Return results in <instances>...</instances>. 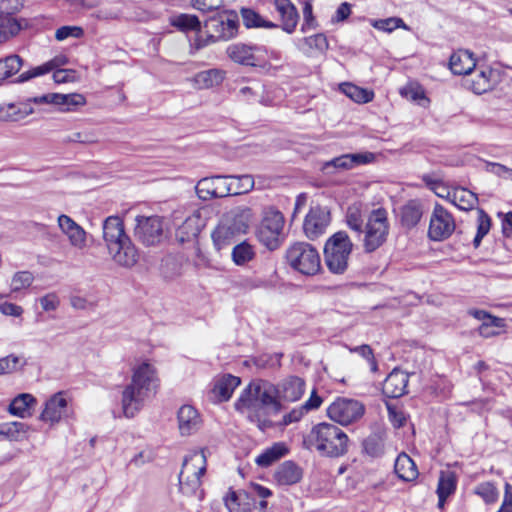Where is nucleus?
Returning a JSON list of instances; mask_svg holds the SVG:
<instances>
[{"label": "nucleus", "instance_id": "obj_35", "mask_svg": "<svg viewBox=\"0 0 512 512\" xmlns=\"http://www.w3.org/2000/svg\"><path fill=\"white\" fill-rule=\"evenodd\" d=\"M33 113L30 103H10L0 108V119L4 121H19Z\"/></svg>", "mask_w": 512, "mask_h": 512}, {"label": "nucleus", "instance_id": "obj_29", "mask_svg": "<svg viewBox=\"0 0 512 512\" xmlns=\"http://www.w3.org/2000/svg\"><path fill=\"white\" fill-rule=\"evenodd\" d=\"M217 180L225 179L226 184L225 195H240L251 191L254 187V178L252 175H230L225 177H217Z\"/></svg>", "mask_w": 512, "mask_h": 512}, {"label": "nucleus", "instance_id": "obj_57", "mask_svg": "<svg viewBox=\"0 0 512 512\" xmlns=\"http://www.w3.org/2000/svg\"><path fill=\"white\" fill-rule=\"evenodd\" d=\"M485 170L503 179L512 180V167H507L498 162H487Z\"/></svg>", "mask_w": 512, "mask_h": 512}, {"label": "nucleus", "instance_id": "obj_60", "mask_svg": "<svg viewBox=\"0 0 512 512\" xmlns=\"http://www.w3.org/2000/svg\"><path fill=\"white\" fill-rule=\"evenodd\" d=\"M39 302L44 311H55L60 305L59 297L55 293L42 296Z\"/></svg>", "mask_w": 512, "mask_h": 512}, {"label": "nucleus", "instance_id": "obj_39", "mask_svg": "<svg viewBox=\"0 0 512 512\" xmlns=\"http://www.w3.org/2000/svg\"><path fill=\"white\" fill-rule=\"evenodd\" d=\"M240 14L246 28L274 29L278 27L277 24L272 21L265 20L259 13L251 8H241Z\"/></svg>", "mask_w": 512, "mask_h": 512}, {"label": "nucleus", "instance_id": "obj_30", "mask_svg": "<svg viewBox=\"0 0 512 512\" xmlns=\"http://www.w3.org/2000/svg\"><path fill=\"white\" fill-rule=\"evenodd\" d=\"M279 389V398L289 402L297 401L304 393L305 382L297 376H290L277 386Z\"/></svg>", "mask_w": 512, "mask_h": 512}, {"label": "nucleus", "instance_id": "obj_63", "mask_svg": "<svg viewBox=\"0 0 512 512\" xmlns=\"http://www.w3.org/2000/svg\"><path fill=\"white\" fill-rule=\"evenodd\" d=\"M0 312L7 316L19 317L23 313V308L19 305L5 302L0 304Z\"/></svg>", "mask_w": 512, "mask_h": 512}, {"label": "nucleus", "instance_id": "obj_9", "mask_svg": "<svg viewBox=\"0 0 512 512\" xmlns=\"http://www.w3.org/2000/svg\"><path fill=\"white\" fill-rule=\"evenodd\" d=\"M388 232L387 211L383 208L372 210L367 218L362 234L365 252H374L382 246L387 239Z\"/></svg>", "mask_w": 512, "mask_h": 512}, {"label": "nucleus", "instance_id": "obj_20", "mask_svg": "<svg viewBox=\"0 0 512 512\" xmlns=\"http://www.w3.org/2000/svg\"><path fill=\"white\" fill-rule=\"evenodd\" d=\"M177 419L179 431L183 436L195 433L201 426L200 415L191 405H183L180 407Z\"/></svg>", "mask_w": 512, "mask_h": 512}, {"label": "nucleus", "instance_id": "obj_13", "mask_svg": "<svg viewBox=\"0 0 512 512\" xmlns=\"http://www.w3.org/2000/svg\"><path fill=\"white\" fill-rule=\"evenodd\" d=\"M454 230L455 221L452 214L442 205L436 204L430 218L429 238L434 241H442L449 238Z\"/></svg>", "mask_w": 512, "mask_h": 512}, {"label": "nucleus", "instance_id": "obj_50", "mask_svg": "<svg viewBox=\"0 0 512 512\" xmlns=\"http://www.w3.org/2000/svg\"><path fill=\"white\" fill-rule=\"evenodd\" d=\"M371 25L384 32H392L397 28L408 29L405 22L398 17H390L386 19L371 20Z\"/></svg>", "mask_w": 512, "mask_h": 512}, {"label": "nucleus", "instance_id": "obj_43", "mask_svg": "<svg viewBox=\"0 0 512 512\" xmlns=\"http://www.w3.org/2000/svg\"><path fill=\"white\" fill-rule=\"evenodd\" d=\"M364 452L372 457L378 458L384 454V440L380 434L373 433L363 441Z\"/></svg>", "mask_w": 512, "mask_h": 512}, {"label": "nucleus", "instance_id": "obj_15", "mask_svg": "<svg viewBox=\"0 0 512 512\" xmlns=\"http://www.w3.org/2000/svg\"><path fill=\"white\" fill-rule=\"evenodd\" d=\"M135 236L144 245L152 246L161 241L163 224L159 216L137 217Z\"/></svg>", "mask_w": 512, "mask_h": 512}, {"label": "nucleus", "instance_id": "obj_32", "mask_svg": "<svg viewBox=\"0 0 512 512\" xmlns=\"http://www.w3.org/2000/svg\"><path fill=\"white\" fill-rule=\"evenodd\" d=\"M67 63L68 59L65 56H57L40 66L34 67L28 71L21 73L17 78V82L22 83L34 77L45 75L60 66L66 65Z\"/></svg>", "mask_w": 512, "mask_h": 512}, {"label": "nucleus", "instance_id": "obj_62", "mask_svg": "<svg viewBox=\"0 0 512 512\" xmlns=\"http://www.w3.org/2000/svg\"><path fill=\"white\" fill-rule=\"evenodd\" d=\"M323 399L317 394L316 390H313L309 399L302 405V410L306 413L312 410H316L322 404Z\"/></svg>", "mask_w": 512, "mask_h": 512}, {"label": "nucleus", "instance_id": "obj_1", "mask_svg": "<svg viewBox=\"0 0 512 512\" xmlns=\"http://www.w3.org/2000/svg\"><path fill=\"white\" fill-rule=\"evenodd\" d=\"M235 408L238 411L246 410L252 421L261 422L262 418L280 412L279 389L265 380L253 381L242 391Z\"/></svg>", "mask_w": 512, "mask_h": 512}, {"label": "nucleus", "instance_id": "obj_8", "mask_svg": "<svg viewBox=\"0 0 512 512\" xmlns=\"http://www.w3.org/2000/svg\"><path fill=\"white\" fill-rule=\"evenodd\" d=\"M288 264L295 271L306 275H316L321 269V258L317 249L306 242H296L286 251Z\"/></svg>", "mask_w": 512, "mask_h": 512}, {"label": "nucleus", "instance_id": "obj_36", "mask_svg": "<svg viewBox=\"0 0 512 512\" xmlns=\"http://www.w3.org/2000/svg\"><path fill=\"white\" fill-rule=\"evenodd\" d=\"M288 453V448L282 442L274 443L271 447L265 449L255 460L260 467H269Z\"/></svg>", "mask_w": 512, "mask_h": 512}, {"label": "nucleus", "instance_id": "obj_2", "mask_svg": "<svg viewBox=\"0 0 512 512\" xmlns=\"http://www.w3.org/2000/svg\"><path fill=\"white\" fill-rule=\"evenodd\" d=\"M156 369L148 362H143L133 370L132 380L122 393V408L126 417H134L146 400L156 393L158 387Z\"/></svg>", "mask_w": 512, "mask_h": 512}, {"label": "nucleus", "instance_id": "obj_28", "mask_svg": "<svg viewBox=\"0 0 512 512\" xmlns=\"http://www.w3.org/2000/svg\"><path fill=\"white\" fill-rule=\"evenodd\" d=\"M240 383V378L231 374H226L217 379L212 389L214 399L219 402L228 401Z\"/></svg>", "mask_w": 512, "mask_h": 512}, {"label": "nucleus", "instance_id": "obj_42", "mask_svg": "<svg viewBox=\"0 0 512 512\" xmlns=\"http://www.w3.org/2000/svg\"><path fill=\"white\" fill-rule=\"evenodd\" d=\"M22 65V58L16 54L0 59V81L8 79L19 72Z\"/></svg>", "mask_w": 512, "mask_h": 512}, {"label": "nucleus", "instance_id": "obj_55", "mask_svg": "<svg viewBox=\"0 0 512 512\" xmlns=\"http://www.w3.org/2000/svg\"><path fill=\"white\" fill-rule=\"evenodd\" d=\"M195 220L192 218H188L184 221V223L177 230V237H179L181 242L189 240L190 238H194L198 235L199 229L194 225Z\"/></svg>", "mask_w": 512, "mask_h": 512}, {"label": "nucleus", "instance_id": "obj_59", "mask_svg": "<svg viewBox=\"0 0 512 512\" xmlns=\"http://www.w3.org/2000/svg\"><path fill=\"white\" fill-rule=\"evenodd\" d=\"M192 6L201 12H211L222 6V0H192Z\"/></svg>", "mask_w": 512, "mask_h": 512}, {"label": "nucleus", "instance_id": "obj_14", "mask_svg": "<svg viewBox=\"0 0 512 512\" xmlns=\"http://www.w3.org/2000/svg\"><path fill=\"white\" fill-rule=\"evenodd\" d=\"M228 57L235 63L245 66H257L264 60L266 48L261 45L233 43L226 49Z\"/></svg>", "mask_w": 512, "mask_h": 512}, {"label": "nucleus", "instance_id": "obj_24", "mask_svg": "<svg viewBox=\"0 0 512 512\" xmlns=\"http://www.w3.org/2000/svg\"><path fill=\"white\" fill-rule=\"evenodd\" d=\"M303 477L302 469L293 461H284L274 473L275 481L282 486L294 485Z\"/></svg>", "mask_w": 512, "mask_h": 512}, {"label": "nucleus", "instance_id": "obj_33", "mask_svg": "<svg viewBox=\"0 0 512 512\" xmlns=\"http://www.w3.org/2000/svg\"><path fill=\"white\" fill-rule=\"evenodd\" d=\"M448 199L459 209L464 211L472 210L478 204V196L465 188H455L448 192Z\"/></svg>", "mask_w": 512, "mask_h": 512}, {"label": "nucleus", "instance_id": "obj_11", "mask_svg": "<svg viewBox=\"0 0 512 512\" xmlns=\"http://www.w3.org/2000/svg\"><path fill=\"white\" fill-rule=\"evenodd\" d=\"M271 495L270 489L253 484L247 491H230L224 502L229 512H256V497L267 498Z\"/></svg>", "mask_w": 512, "mask_h": 512}, {"label": "nucleus", "instance_id": "obj_17", "mask_svg": "<svg viewBox=\"0 0 512 512\" xmlns=\"http://www.w3.org/2000/svg\"><path fill=\"white\" fill-rule=\"evenodd\" d=\"M470 78L465 80V85L476 94H482L490 89L496 82L497 73L490 67L474 69Z\"/></svg>", "mask_w": 512, "mask_h": 512}, {"label": "nucleus", "instance_id": "obj_53", "mask_svg": "<svg viewBox=\"0 0 512 512\" xmlns=\"http://www.w3.org/2000/svg\"><path fill=\"white\" fill-rule=\"evenodd\" d=\"M34 280V276L30 271H19L15 273L11 280V291L18 292L28 288Z\"/></svg>", "mask_w": 512, "mask_h": 512}, {"label": "nucleus", "instance_id": "obj_37", "mask_svg": "<svg viewBox=\"0 0 512 512\" xmlns=\"http://www.w3.org/2000/svg\"><path fill=\"white\" fill-rule=\"evenodd\" d=\"M340 91L356 103L364 104L373 100L374 92L346 82L339 86Z\"/></svg>", "mask_w": 512, "mask_h": 512}, {"label": "nucleus", "instance_id": "obj_19", "mask_svg": "<svg viewBox=\"0 0 512 512\" xmlns=\"http://www.w3.org/2000/svg\"><path fill=\"white\" fill-rule=\"evenodd\" d=\"M408 381L409 375L395 368L384 380L382 392L388 398H399L407 392Z\"/></svg>", "mask_w": 512, "mask_h": 512}, {"label": "nucleus", "instance_id": "obj_47", "mask_svg": "<svg viewBox=\"0 0 512 512\" xmlns=\"http://www.w3.org/2000/svg\"><path fill=\"white\" fill-rule=\"evenodd\" d=\"M303 45L307 46L308 48L305 49L304 47H300L305 53H310L312 50L318 51L320 53L325 52L328 47V40L326 36L322 33L315 34L313 36L305 37L303 40Z\"/></svg>", "mask_w": 512, "mask_h": 512}, {"label": "nucleus", "instance_id": "obj_16", "mask_svg": "<svg viewBox=\"0 0 512 512\" xmlns=\"http://www.w3.org/2000/svg\"><path fill=\"white\" fill-rule=\"evenodd\" d=\"M330 222V211L326 207H311L304 220V233L310 240H315L325 233Z\"/></svg>", "mask_w": 512, "mask_h": 512}, {"label": "nucleus", "instance_id": "obj_31", "mask_svg": "<svg viewBox=\"0 0 512 512\" xmlns=\"http://www.w3.org/2000/svg\"><path fill=\"white\" fill-rule=\"evenodd\" d=\"M423 215V205L418 199L409 200L401 208V224L410 229L415 227Z\"/></svg>", "mask_w": 512, "mask_h": 512}, {"label": "nucleus", "instance_id": "obj_45", "mask_svg": "<svg viewBox=\"0 0 512 512\" xmlns=\"http://www.w3.org/2000/svg\"><path fill=\"white\" fill-rule=\"evenodd\" d=\"M171 24L183 32L200 31L201 29L198 17L191 14H179L171 20Z\"/></svg>", "mask_w": 512, "mask_h": 512}, {"label": "nucleus", "instance_id": "obj_56", "mask_svg": "<svg viewBox=\"0 0 512 512\" xmlns=\"http://www.w3.org/2000/svg\"><path fill=\"white\" fill-rule=\"evenodd\" d=\"M21 359L15 355L0 358V375L10 374L18 370Z\"/></svg>", "mask_w": 512, "mask_h": 512}, {"label": "nucleus", "instance_id": "obj_4", "mask_svg": "<svg viewBox=\"0 0 512 512\" xmlns=\"http://www.w3.org/2000/svg\"><path fill=\"white\" fill-rule=\"evenodd\" d=\"M308 449L316 450L321 456L338 458L348 452L349 438L338 426L322 422L312 427L304 439Z\"/></svg>", "mask_w": 512, "mask_h": 512}, {"label": "nucleus", "instance_id": "obj_46", "mask_svg": "<svg viewBox=\"0 0 512 512\" xmlns=\"http://www.w3.org/2000/svg\"><path fill=\"white\" fill-rule=\"evenodd\" d=\"M477 213V233L473 239V245L475 248L479 247L482 239L488 234L491 228V218L489 215L483 209H478Z\"/></svg>", "mask_w": 512, "mask_h": 512}, {"label": "nucleus", "instance_id": "obj_44", "mask_svg": "<svg viewBox=\"0 0 512 512\" xmlns=\"http://www.w3.org/2000/svg\"><path fill=\"white\" fill-rule=\"evenodd\" d=\"M347 226L355 233L358 238L362 237L364 225V218L360 209L357 206H350L346 213Z\"/></svg>", "mask_w": 512, "mask_h": 512}, {"label": "nucleus", "instance_id": "obj_48", "mask_svg": "<svg viewBox=\"0 0 512 512\" xmlns=\"http://www.w3.org/2000/svg\"><path fill=\"white\" fill-rule=\"evenodd\" d=\"M474 492L487 504L494 503L499 498V491L492 482H482L478 484L475 487Z\"/></svg>", "mask_w": 512, "mask_h": 512}, {"label": "nucleus", "instance_id": "obj_51", "mask_svg": "<svg viewBox=\"0 0 512 512\" xmlns=\"http://www.w3.org/2000/svg\"><path fill=\"white\" fill-rule=\"evenodd\" d=\"M359 162H323L320 170L324 175H338L345 171L351 170L355 164Z\"/></svg>", "mask_w": 512, "mask_h": 512}, {"label": "nucleus", "instance_id": "obj_10", "mask_svg": "<svg viewBox=\"0 0 512 512\" xmlns=\"http://www.w3.org/2000/svg\"><path fill=\"white\" fill-rule=\"evenodd\" d=\"M284 222V216L280 211L273 208L265 211L256 236L268 250L274 251L282 245Z\"/></svg>", "mask_w": 512, "mask_h": 512}, {"label": "nucleus", "instance_id": "obj_23", "mask_svg": "<svg viewBox=\"0 0 512 512\" xmlns=\"http://www.w3.org/2000/svg\"><path fill=\"white\" fill-rule=\"evenodd\" d=\"M458 477L454 471L442 470L439 475L436 493L438 495V508L443 509L446 499L455 493Z\"/></svg>", "mask_w": 512, "mask_h": 512}, {"label": "nucleus", "instance_id": "obj_7", "mask_svg": "<svg viewBox=\"0 0 512 512\" xmlns=\"http://www.w3.org/2000/svg\"><path fill=\"white\" fill-rule=\"evenodd\" d=\"M205 27L207 28L208 35L205 38L196 37L193 43L196 50L217 41H227L234 38L238 33L239 21L234 13L229 15L217 14L206 20Z\"/></svg>", "mask_w": 512, "mask_h": 512}, {"label": "nucleus", "instance_id": "obj_40", "mask_svg": "<svg viewBox=\"0 0 512 512\" xmlns=\"http://www.w3.org/2000/svg\"><path fill=\"white\" fill-rule=\"evenodd\" d=\"M36 400L31 394L23 393L15 397L9 405L11 415L25 418L30 415L29 408Z\"/></svg>", "mask_w": 512, "mask_h": 512}, {"label": "nucleus", "instance_id": "obj_12", "mask_svg": "<svg viewBox=\"0 0 512 512\" xmlns=\"http://www.w3.org/2000/svg\"><path fill=\"white\" fill-rule=\"evenodd\" d=\"M365 412L364 405L354 399L337 398L327 408L328 417L341 425L359 420Z\"/></svg>", "mask_w": 512, "mask_h": 512}, {"label": "nucleus", "instance_id": "obj_49", "mask_svg": "<svg viewBox=\"0 0 512 512\" xmlns=\"http://www.w3.org/2000/svg\"><path fill=\"white\" fill-rule=\"evenodd\" d=\"M224 79V73L218 69H210L197 74L196 81L206 88L220 84Z\"/></svg>", "mask_w": 512, "mask_h": 512}, {"label": "nucleus", "instance_id": "obj_54", "mask_svg": "<svg viewBox=\"0 0 512 512\" xmlns=\"http://www.w3.org/2000/svg\"><path fill=\"white\" fill-rule=\"evenodd\" d=\"M60 97L62 99H59L56 106L62 107L65 111L73 110L78 106L84 105L86 102L84 96L78 93L60 94Z\"/></svg>", "mask_w": 512, "mask_h": 512}, {"label": "nucleus", "instance_id": "obj_58", "mask_svg": "<svg viewBox=\"0 0 512 512\" xmlns=\"http://www.w3.org/2000/svg\"><path fill=\"white\" fill-rule=\"evenodd\" d=\"M83 34V30L77 26H62L56 30L55 38L58 41L67 39L70 36L80 37Z\"/></svg>", "mask_w": 512, "mask_h": 512}, {"label": "nucleus", "instance_id": "obj_21", "mask_svg": "<svg viewBox=\"0 0 512 512\" xmlns=\"http://www.w3.org/2000/svg\"><path fill=\"white\" fill-rule=\"evenodd\" d=\"M66 412L67 400L63 396V393L58 392L46 401L45 408L42 411L40 418L45 422L53 424L59 422L60 419L66 415Z\"/></svg>", "mask_w": 512, "mask_h": 512}, {"label": "nucleus", "instance_id": "obj_25", "mask_svg": "<svg viewBox=\"0 0 512 512\" xmlns=\"http://www.w3.org/2000/svg\"><path fill=\"white\" fill-rule=\"evenodd\" d=\"M58 226L67 235L73 246L83 247L85 245L86 232L71 217L64 214L60 215L58 217Z\"/></svg>", "mask_w": 512, "mask_h": 512}, {"label": "nucleus", "instance_id": "obj_38", "mask_svg": "<svg viewBox=\"0 0 512 512\" xmlns=\"http://www.w3.org/2000/svg\"><path fill=\"white\" fill-rule=\"evenodd\" d=\"M202 476L179 475V490L187 497H196L201 500L203 498V490L201 489Z\"/></svg>", "mask_w": 512, "mask_h": 512}, {"label": "nucleus", "instance_id": "obj_18", "mask_svg": "<svg viewBox=\"0 0 512 512\" xmlns=\"http://www.w3.org/2000/svg\"><path fill=\"white\" fill-rule=\"evenodd\" d=\"M18 0H0V42L17 33L19 24L11 17L18 10Z\"/></svg>", "mask_w": 512, "mask_h": 512}, {"label": "nucleus", "instance_id": "obj_22", "mask_svg": "<svg viewBox=\"0 0 512 512\" xmlns=\"http://www.w3.org/2000/svg\"><path fill=\"white\" fill-rule=\"evenodd\" d=\"M274 6L281 17L282 29L289 34L294 32L299 14L293 3L290 0H274Z\"/></svg>", "mask_w": 512, "mask_h": 512}, {"label": "nucleus", "instance_id": "obj_3", "mask_svg": "<svg viewBox=\"0 0 512 512\" xmlns=\"http://www.w3.org/2000/svg\"><path fill=\"white\" fill-rule=\"evenodd\" d=\"M103 239L113 260L124 267H132L138 261V251L125 233L120 217L109 216L103 222Z\"/></svg>", "mask_w": 512, "mask_h": 512}, {"label": "nucleus", "instance_id": "obj_61", "mask_svg": "<svg viewBox=\"0 0 512 512\" xmlns=\"http://www.w3.org/2000/svg\"><path fill=\"white\" fill-rule=\"evenodd\" d=\"M59 99H62V97H60V93H48V94H44V95H41L38 97L30 98V99H28V102L29 103L33 102L37 105H43V104L56 105V104H58Z\"/></svg>", "mask_w": 512, "mask_h": 512}, {"label": "nucleus", "instance_id": "obj_5", "mask_svg": "<svg viewBox=\"0 0 512 512\" xmlns=\"http://www.w3.org/2000/svg\"><path fill=\"white\" fill-rule=\"evenodd\" d=\"M247 228L248 223L242 212L232 210L225 213L211 234L215 249L221 252L230 247L236 243L240 236L246 233Z\"/></svg>", "mask_w": 512, "mask_h": 512}, {"label": "nucleus", "instance_id": "obj_26", "mask_svg": "<svg viewBox=\"0 0 512 512\" xmlns=\"http://www.w3.org/2000/svg\"><path fill=\"white\" fill-rule=\"evenodd\" d=\"M449 67L455 75H469L476 67L472 53L467 50H458L450 56Z\"/></svg>", "mask_w": 512, "mask_h": 512}, {"label": "nucleus", "instance_id": "obj_41", "mask_svg": "<svg viewBox=\"0 0 512 512\" xmlns=\"http://www.w3.org/2000/svg\"><path fill=\"white\" fill-rule=\"evenodd\" d=\"M231 256L237 266H244L255 258L256 251L254 246L247 241H242L233 247Z\"/></svg>", "mask_w": 512, "mask_h": 512}, {"label": "nucleus", "instance_id": "obj_6", "mask_svg": "<svg viewBox=\"0 0 512 512\" xmlns=\"http://www.w3.org/2000/svg\"><path fill=\"white\" fill-rule=\"evenodd\" d=\"M352 248L345 231H338L328 238L324 246V262L331 273L341 275L346 272Z\"/></svg>", "mask_w": 512, "mask_h": 512}, {"label": "nucleus", "instance_id": "obj_52", "mask_svg": "<svg viewBox=\"0 0 512 512\" xmlns=\"http://www.w3.org/2000/svg\"><path fill=\"white\" fill-rule=\"evenodd\" d=\"M26 425L22 422H9L0 424V436L10 440H17L21 433H25Z\"/></svg>", "mask_w": 512, "mask_h": 512}, {"label": "nucleus", "instance_id": "obj_27", "mask_svg": "<svg viewBox=\"0 0 512 512\" xmlns=\"http://www.w3.org/2000/svg\"><path fill=\"white\" fill-rule=\"evenodd\" d=\"M206 472V455L204 450L193 451L183 461L179 475L203 476Z\"/></svg>", "mask_w": 512, "mask_h": 512}, {"label": "nucleus", "instance_id": "obj_34", "mask_svg": "<svg viewBox=\"0 0 512 512\" xmlns=\"http://www.w3.org/2000/svg\"><path fill=\"white\" fill-rule=\"evenodd\" d=\"M397 476L404 481H413L418 477V469L415 462L407 454H400L394 465Z\"/></svg>", "mask_w": 512, "mask_h": 512}, {"label": "nucleus", "instance_id": "obj_64", "mask_svg": "<svg viewBox=\"0 0 512 512\" xmlns=\"http://www.w3.org/2000/svg\"><path fill=\"white\" fill-rule=\"evenodd\" d=\"M499 511L512 512V485L509 483L505 484L504 499Z\"/></svg>", "mask_w": 512, "mask_h": 512}]
</instances>
